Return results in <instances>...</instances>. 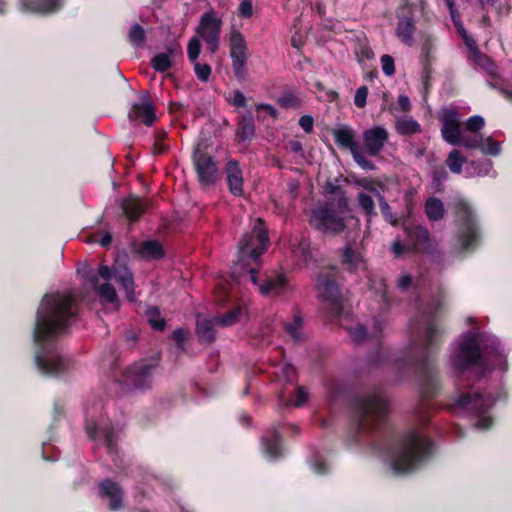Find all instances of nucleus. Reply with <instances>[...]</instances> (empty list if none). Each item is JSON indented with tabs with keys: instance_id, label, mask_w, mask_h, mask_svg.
<instances>
[{
	"instance_id": "obj_1",
	"label": "nucleus",
	"mask_w": 512,
	"mask_h": 512,
	"mask_svg": "<svg viewBox=\"0 0 512 512\" xmlns=\"http://www.w3.org/2000/svg\"><path fill=\"white\" fill-rule=\"evenodd\" d=\"M78 314L76 298L71 294H45L37 309L32 337L37 347L34 361L37 369L47 376H58L70 366L55 340L67 333Z\"/></svg>"
},
{
	"instance_id": "obj_2",
	"label": "nucleus",
	"mask_w": 512,
	"mask_h": 512,
	"mask_svg": "<svg viewBox=\"0 0 512 512\" xmlns=\"http://www.w3.org/2000/svg\"><path fill=\"white\" fill-rule=\"evenodd\" d=\"M440 310L441 303L437 302L422 313L421 319L411 320L409 352L397 360L399 367H408L416 374L423 408L427 407V402L435 398L441 390L437 362L433 355L434 350L442 344L444 334L439 319Z\"/></svg>"
},
{
	"instance_id": "obj_3",
	"label": "nucleus",
	"mask_w": 512,
	"mask_h": 512,
	"mask_svg": "<svg viewBox=\"0 0 512 512\" xmlns=\"http://www.w3.org/2000/svg\"><path fill=\"white\" fill-rule=\"evenodd\" d=\"M327 180L323 189L326 201L311 210L309 223L314 229L328 235H338L346 229V217L351 212L344 188Z\"/></svg>"
},
{
	"instance_id": "obj_4",
	"label": "nucleus",
	"mask_w": 512,
	"mask_h": 512,
	"mask_svg": "<svg viewBox=\"0 0 512 512\" xmlns=\"http://www.w3.org/2000/svg\"><path fill=\"white\" fill-rule=\"evenodd\" d=\"M434 454V441L416 430H411L395 443L392 468L396 473H412L429 462Z\"/></svg>"
},
{
	"instance_id": "obj_5",
	"label": "nucleus",
	"mask_w": 512,
	"mask_h": 512,
	"mask_svg": "<svg viewBox=\"0 0 512 512\" xmlns=\"http://www.w3.org/2000/svg\"><path fill=\"white\" fill-rule=\"evenodd\" d=\"M389 401L380 391L355 397L351 403V420L358 436L384 430L388 424Z\"/></svg>"
},
{
	"instance_id": "obj_6",
	"label": "nucleus",
	"mask_w": 512,
	"mask_h": 512,
	"mask_svg": "<svg viewBox=\"0 0 512 512\" xmlns=\"http://www.w3.org/2000/svg\"><path fill=\"white\" fill-rule=\"evenodd\" d=\"M339 270L335 266L323 268L315 279L317 297L321 300L325 315L330 321L340 318L346 301L343 287L338 283Z\"/></svg>"
},
{
	"instance_id": "obj_7",
	"label": "nucleus",
	"mask_w": 512,
	"mask_h": 512,
	"mask_svg": "<svg viewBox=\"0 0 512 512\" xmlns=\"http://www.w3.org/2000/svg\"><path fill=\"white\" fill-rule=\"evenodd\" d=\"M495 404V398L491 394L481 392L460 393L449 405L453 412H467L478 418L476 426L489 429L493 425V418L488 414Z\"/></svg>"
},
{
	"instance_id": "obj_8",
	"label": "nucleus",
	"mask_w": 512,
	"mask_h": 512,
	"mask_svg": "<svg viewBox=\"0 0 512 512\" xmlns=\"http://www.w3.org/2000/svg\"><path fill=\"white\" fill-rule=\"evenodd\" d=\"M450 365L458 376L473 368H485L486 361L477 335H465L455 351L451 354Z\"/></svg>"
},
{
	"instance_id": "obj_9",
	"label": "nucleus",
	"mask_w": 512,
	"mask_h": 512,
	"mask_svg": "<svg viewBox=\"0 0 512 512\" xmlns=\"http://www.w3.org/2000/svg\"><path fill=\"white\" fill-rule=\"evenodd\" d=\"M269 236L264 222L259 219L251 233L243 235L238 245V261L243 265L250 261L257 264L261 255L267 250Z\"/></svg>"
},
{
	"instance_id": "obj_10",
	"label": "nucleus",
	"mask_w": 512,
	"mask_h": 512,
	"mask_svg": "<svg viewBox=\"0 0 512 512\" xmlns=\"http://www.w3.org/2000/svg\"><path fill=\"white\" fill-rule=\"evenodd\" d=\"M458 222L457 238L463 250L476 247L480 239L479 225L468 203L461 200L455 205Z\"/></svg>"
},
{
	"instance_id": "obj_11",
	"label": "nucleus",
	"mask_w": 512,
	"mask_h": 512,
	"mask_svg": "<svg viewBox=\"0 0 512 512\" xmlns=\"http://www.w3.org/2000/svg\"><path fill=\"white\" fill-rule=\"evenodd\" d=\"M442 123L441 133L443 138L450 144L463 145L469 148H476L477 139L467 138L464 136L461 129V121L457 111L454 109H443L440 117Z\"/></svg>"
},
{
	"instance_id": "obj_12",
	"label": "nucleus",
	"mask_w": 512,
	"mask_h": 512,
	"mask_svg": "<svg viewBox=\"0 0 512 512\" xmlns=\"http://www.w3.org/2000/svg\"><path fill=\"white\" fill-rule=\"evenodd\" d=\"M384 326L385 324L382 319L374 317L372 320V329L369 334L366 326L362 324H357L355 327L348 328V333L356 344L363 342L368 337L376 341L377 350L375 355H373L370 359L371 363L374 365H381L385 361L384 358L386 355V350L380 342Z\"/></svg>"
},
{
	"instance_id": "obj_13",
	"label": "nucleus",
	"mask_w": 512,
	"mask_h": 512,
	"mask_svg": "<svg viewBox=\"0 0 512 512\" xmlns=\"http://www.w3.org/2000/svg\"><path fill=\"white\" fill-rule=\"evenodd\" d=\"M157 366V361L152 359L135 363L126 370L125 381L136 389H147Z\"/></svg>"
},
{
	"instance_id": "obj_14",
	"label": "nucleus",
	"mask_w": 512,
	"mask_h": 512,
	"mask_svg": "<svg viewBox=\"0 0 512 512\" xmlns=\"http://www.w3.org/2000/svg\"><path fill=\"white\" fill-rule=\"evenodd\" d=\"M220 29L221 20L214 11L207 12L201 17L197 32L208 43L211 53L218 49Z\"/></svg>"
},
{
	"instance_id": "obj_15",
	"label": "nucleus",
	"mask_w": 512,
	"mask_h": 512,
	"mask_svg": "<svg viewBox=\"0 0 512 512\" xmlns=\"http://www.w3.org/2000/svg\"><path fill=\"white\" fill-rule=\"evenodd\" d=\"M294 289L285 273L268 275L259 285V292L263 296L274 295L282 297L290 294Z\"/></svg>"
},
{
	"instance_id": "obj_16",
	"label": "nucleus",
	"mask_w": 512,
	"mask_h": 512,
	"mask_svg": "<svg viewBox=\"0 0 512 512\" xmlns=\"http://www.w3.org/2000/svg\"><path fill=\"white\" fill-rule=\"evenodd\" d=\"M230 54L234 72L237 76L245 73V64L247 60V44L243 35L236 29L230 33Z\"/></svg>"
},
{
	"instance_id": "obj_17",
	"label": "nucleus",
	"mask_w": 512,
	"mask_h": 512,
	"mask_svg": "<svg viewBox=\"0 0 512 512\" xmlns=\"http://www.w3.org/2000/svg\"><path fill=\"white\" fill-rule=\"evenodd\" d=\"M98 487L100 498L109 500L110 511L116 512L124 508V490L117 482L106 478L99 483Z\"/></svg>"
},
{
	"instance_id": "obj_18",
	"label": "nucleus",
	"mask_w": 512,
	"mask_h": 512,
	"mask_svg": "<svg viewBox=\"0 0 512 512\" xmlns=\"http://www.w3.org/2000/svg\"><path fill=\"white\" fill-rule=\"evenodd\" d=\"M363 148L371 157L378 156L388 140V132L380 126L367 129L362 134Z\"/></svg>"
},
{
	"instance_id": "obj_19",
	"label": "nucleus",
	"mask_w": 512,
	"mask_h": 512,
	"mask_svg": "<svg viewBox=\"0 0 512 512\" xmlns=\"http://www.w3.org/2000/svg\"><path fill=\"white\" fill-rule=\"evenodd\" d=\"M333 135L341 147L351 151L355 160H362V149L356 141V135L352 128L348 126L336 128L333 130Z\"/></svg>"
},
{
	"instance_id": "obj_20",
	"label": "nucleus",
	"mask_w": 512,
	"mask_h": 512,
	"mask_svg": "<svg viewBox=\"0 0 512 512\" xmlns=\"http://www.w3.org/2000/svg\"><path fill=\"white\" fill-rule=\"evenodd\" d=\"M451 172L464 173L465 177L486 176L492 170V162H447Z\"/></svg>"
},
{
	"instance_id": "obj_21",
	"label": "nucleus",
	"mask_w": 512,
	"mask_h": 512,
	"mask_svg": "<svg viewBox=\"0 0 512 512\" xmlns=\"http://www.w3.org/2000/svg\"><path fill=\"white\" fill-rule=\"evenodd\" d=\"M216 326L218 322L215 317L207 318L201 314L196 315V335L200 344L209 345L216 339Z\"/></svg>"
},
{
	"instance_id": "obj_22",
	"label": "nucleus",
	"mask_w": 512,
	"mask_h": 512,
	"mask_svg": "<svg viewBox=\"0 0 512 512\" xmlns=\"http://www.w3.org/2000/svg\"><path fill=\"white\" fill-rule=\"evenodd\" d=\"M340 263L350 273H356L359 269H366V262L362 253L347 245L340 255Z\"/></svg>"
},
{
	"instance_id": "obj_23",
	"label": "nucleus",
	"mask_w": 512,
	"mask_h": 512,
	"mask_svg": "<svg viewBox=\"0 0 512 512\" xmlns=\"http://www.w3.org/2000/svg\"><path fill=\"white\" fill-rule=\"evenodd\" d=\"M200 185L208 189L215 185L220 178L216 162H194Z\"/></svg>"
},
{
	"instance_id": "obj_24",
	"label": "nucleus",
	"mask_w": 512,
	"mask_h": 512,
	"mask_svg": "<svg viewBox=\"0 0 512 512\" xmlns=\"http://www.w3.org/2000/svg\"><path fill=\"white\" fill-rule=\"evenodd\" d=\"M87 434L91 440L101 438L107 448V452L112 454L117 452V439L112 426H104L98 429L95 425L87 426Z\"/></svg>"
},
{
	"instance_id": "obj_25",
	"label": "nucleus",
	"mask_w": 512,
	"mask_h": 512,
	"mask_svg": "<svg viewBox=\"0 0 512 512\" xmlns=\"http://www.w3.org/2000/svg\"><path fill=\"white\" fill-rule=\"evenodd\" d=\"M129 118L132 121H142L144 124L151 126L156 118L155 110L149 100L144 97L140 103L133 104Z\"/></svg>"
},
{
	"instance_id": "obj_26",
	"label": "nucleus",
	"mask_w": 512,
	"mask_h": 512,
	"mask_svg": "<svg viewBox=\"0 0 512 512\" xmlns=\"http://www.w3.org/2000/svg\"><path fill=\"white\" fill-rule=\"evenodd\" d=\"M225 172L229 191L234 196H241L243 194V177L239 162H227Z\"/></svg>"
},
{
	"instance_id": "obj_27",
	"label": "nucleus",
	"mask_w": 512,
	"mask_h": 512,
	"mask_svg": "<svg viewBox=\"0 0 512 512\" xmlns=\"http://www.w3.org/2000/svg\"><path fill=\"white\" fill-rule=\"evenodd\" d=\"M121 208L130 221H137L145 213L147 206L139 197L130 196L123 200Z\"/></svg>"
},
{
	"instance_id": "obj_28",
	"label": "nucleus",
	"mask_w": 512,
	"mask_h": 512,
	"mask_svg": "<svg viewBox=\"0 0 512 512\" xmlns=\"http://www.w3.org/2000/svg\"><path fill=\"white\" fill-rule=\"evenodd\" d=\"M408 238L416 251H426L430 245V233L427 228L417 225L407 230Z\"/></svg>"
},
{
	"instance_id": "obj_29",
	"label": "nucleus",
	"mask_w": 512,
	"mask_h": 512,
	"mask_svg": "<svg viewBox=\"0 0 512 512\" xmlns=\"http://www.w3.org/2000/svg\"><path fill=\"white\" fill-rule=\"evenodd\" d=\"M281 442L282 439L279 428L273 426L271 435L269 437H263L265 453L270 459L275 460L281 457Z\"/></svg>"
},
{
	"instance_id": "obj_30",
	"label": "nucleus",
	"mask_w": 512,
	"mask_h": 512,
	"mask_svg": "<svg viewBox=\"0 0 512 512\" xmlns=\"http://www.w3.org/2000/svg\"><path fill=\"white\" fill-rule=\"evenodd\" d=\"M139 255L146 260H159L165 256V250L158 240H145L138 248Z\"/></svg>"
},
{
	"instance_id": "obj_31",
	"label": "nucleus",
	"mask_w": 512,
	"mask_h": 512,
	"mask_svg": "<svg viewBox=\"0 0 512 512\" xmlns=\"http://www.w3.org/2000/svg\"><path fill=\"white\" fill-rule=\"evenodd\" d=\"M485 353L492 359L495 367L502 371L508 370V363L504 349L498 340L493 339L485 348Z\"/></svg>"
},
{
	"instance_id": "obj_32",
	"label": "nucleus",
	"mask_w": 512,
	"mask_h": 512,
	"mask_svg": "<svg viewBox=\"0 0 512 512\" xmlns=\"http://www.w3.org/2000/svg\"><path fill=\"white\" fill-rule=\"evenodd\" d=\"M114 279L116 280V282L120 284L122 289L125 291V296L127 300L130 302L136 301L134 278L132 272H130L128 269L116 272L114 275Z\"/></svg>"
},
{
	"instance_id": "obj_33",
	"label": "nucleus",
	"mask_w": 512,
	"mask_h": 512,
	"mask_svg": "<svg viewBox=\"0 0 512 512\" xmlns=\"http://www.w3.org/2000/svg\"><path fill=\"white\" fill-rule=\"evenodd\" d=\"M247 313L245 305H236L221 316H214L215 321L221 327H231L237 324L242 316Z\"/></svg>"
},
{
	"instance_id": "obj_34",
	"label": "nucleus",
	"mask_w": 512,
	"mask_h": 512,
	"mask_svg": "<svg viewBox=\"0 0 512 512\" xmlns=\"http://www.w3.org/2000/svg\"><path fill=\"white\" fill-rule=\"evenodd\" d=\"M255 134L254 120L251 115H245L238 123L236 138L238 142L251 140Z\"/></svg>"
},
{
	"instance_id": "obj_35",
	"label": "nucleus",
	"mask_w": 512,
	"mask_h": 512,
	"mask_svg": "<svg viewBox=\"0 0 512 512\" xmlns=\"http://www.w3.org/2000/svg\"><path fill=\"white\" fill-rule=\"evenodd\" d=\"M292 252L297 258L298 262L308 266L310 260L312 259L310 240L308 238L301 237L298 240L297 245L293 246Z\"/></svg>"
},
{
	"instance_id": "obj_36",
	"label": "nucleus",
	"mask_w": 512,
	"mask_h": 512,
	"mask_svg": "<svg viewBox=\"0 0 512 512\" xmlns=\"http://www.w3.org/2000/svg\"><path fill=\"white\" fill-rule=\"evenodd\" d=\"M425 212L429 220L439 221L445 214L444 204L439 198L430 197L425 203Z\"/></svg>"
},
{
	"instance_id": "obj_37",
	"label": "nucleus",
	"mask_w": 512,
	"mask_h": 512,
	"mask_svg": "<svg viewBox=\"0 0 512 512\" xmlns=\"http://www.w3.org/2000/svg\"><path fill=\"white\" fill-rule=\"evenodd\" d=\"M23 5L27 10L36 13H50L56 11L60 6L59 0H49L45 4H35L30 0H24Z\"/></svg>"
},
{
	"instance_id": "obj_38",
	"label": "nucleus",
	"mask_w": 512,
	"mask_h": 512,
	"mask_svg": "<svg viewBox=\"0 0 512 512\" xmlns=\"http://www.w3.org/2000/svg\"><path fill=\"white\" fill-rule=\"evenodd\" d=\"M303 325V319L300 314L296 313L293 316V321L284 325L285 332L296 342L303 339L301 333V327Z\"/></svg>"
},
{
	"instance_id": "obj_39",
	"label": "nucleus",
	"mask_w": 512,
	"mask_h": 512,
	"mask_svg": "<svg viewBox=\"0 0 512 512\" xmlns=\"http://www.w3.org/2000/svg\"><path fill=\"white\" fill-rule=\"evenodd\" d=\"M396 129L402 135H410L420 131V125L412 118H399L396 122Z\"/></svg>"
},
{
	"instance_id": "obj_40",
	"label": "nucleus",
	"mask_w": 512,
	"mask_h": 512,
	"mask_svg": "<svg viewBox=\"0 0 512 512\" xmlns=\"http://www.w3.org/2000/svg\"><path fill=\"white\" fill-rule=\"evenodd\" d=\"M148 322L156 331H163L166 327V320L161 317L160 310L154 306L147 310Z\"/></svg>"
},
{
	"instance_id": "obj_41",
	"label": "nucleus",
	"mask_w": 512,
	"mask_h": 512,
	"mask_svg": "<svg viewBox=\"0 0 512 512\" xmlns=\"http://www.w3.org/2000/svg\"><path fill=\"white\" fill-rule=\"evenodd\" d=\"M469 59L472 60L476 65L484 69L487 73L494 75L496 73V66L493 61L482 54L480 51L475 52L473 56H469Z\"/></svg>"
},
{
	"instance_id": "obj_42",
	"label": "nucleus",
	"mask_w": 512,
	"mask_h": 512,
	"mask_svg": "<svg viewBox=\"0 0 512 512\" xmlns=\"http://www.w3.org/2000/svg\"><path fill=\"white\" fill-rule=\"evenodd\" d=\"M358 198V203H359V206L361 207L363 213L367 216V217H372V216H376L377 213L375 211V203H374V200L373 198L365 193V192H360L357 196Z\"/></svg>"
},
{
	"instance_id": "obj_43",
	"label": "nucleus",
	"mask_w": 512,
	"mask_h": 512,
	"mask_svg": "<svg viewBox=\"0 0 512 512\" xmlns=\"http://www.w3.org/2000/svg\"><path fill=\"white\" fill-rule=\"evenodd\" d=\"M476 147H479L483 153L490 156H497L501 150L500 143L493 140L491 137H488L481 141L477 140Z\"/></svg>"
},
{
	"instance_id": "obj_44",
	"label": "nucleus",
	"mask_w": 512,
	"mask_h": 512,
	"mask_svg": "<svg viewBox=\"0 0 512 512\" xmlns=\"http://www.w3.org/2000/svg\"><path fill=\"white\" fill-rule=\"evenodd\" d=\"M414 31V26L412 20L409 18H404L399 21L397 27V35L405 42H410L412 39V34Z\"/></svg>"
},
{
	"instance_id": "obj_45",
	"label": "nucleus",
	"mask_w": 512,
	"mask_h": 512,
	"mask_svg": "<svg viewBox=\"0 0 512 512\" xmlns=\"http://www.w3.org/2000/svg\"><path fill=\"white\" fill-rule=\"evenodd\" d=\"M152 67L158 72H164L168 70L171 65V57L169 53H159L153 57L151 61Z\"/></svg>"
},
{
	"instance_id": "obj_46",
	"label": "nucleus",
	"mask_w": 512,
	"mask_h": 512,
	"mask_svg": "<svg viewBox=\"0 0 512 512\" xmlns=\"http://www.w3.org/2000/svg\"><path fill=\"white\" fill-rule=\"evenodd\" d=\"M378 198H379V208H380L381 214L384 217V219L393 226L398 225V220L393 217L392 208L390 207L388 202L380 194H378Z\"/></svg>"
},
{
	"instance_id": "obj_47",
	"label": "nucleus",
	"mask_w": 512,
	"mask_h": 512,
	"mask_svg": "<svg viewBox=\"0 0 512 512\" xmlns=\"http://www.w3.org/2000/svg\"><path fill=\"white\" fill-rule=\"evenodd\" d=\"M114 275L115 273L109 266L101 264L98 269V274H92L88 276V279L93 285H97L99 277L103 278L106 281H109L114 277Z\"/></svg>"
},
{
	"instance_id": "obj_48",
	"label": "nucleus",
	"mask_w": 512,
	"mask_h": 512,
	"mask_svg": "<svg viewBox=\"0 0 512 512\" xmlns=\"http://www.w3.org/2000/svg\"><path fill=\"white\" fill-rule=\"evenodd\" d=\"M98 294L101 298L109 302L117 300V293L115 288L110 283H103L98 287Z\"/></svg>"
},
{
	"instance_id": "obj_49",
	"label": "nucleus",
	"mask_w": 512,
	"mask_h": 512,
	"mask_svg": "<svg viewBox=\"0 0 512 512\" xmlns=\"http://www.w3.org/2000/svg\"><path fill=\"white\" fill-rule=\"evenodd\" d=\"M466 129L471 133H477L484 127V119L481 116H473L466 121Z\"/></svg>"
},
{
	"instance_id": "obj_50",
	"label": "nucleus",
	"mask_w": 512,
	"mask_h": 512,
	"mask_svg": "<svg viewBox=\"0 0 512 512\" xmlns=\"http://www.w3.org/2000/svg\"><path fill=\"white\" fill-rule=\"evenodd\" d=\"M129 38H130V41L136 45L142 44L144 41V38H145L143 28L138 24H135L134 26H132L130 33H129Z\"/></svg>"
},
{
	"instance_id": "obj_51",
	"label": "nucleus",
	"mask_w": 512,
	"mask_h": 512,
	"mask_svg": "<svg viewBox=\"0 0 512 512\" xmlns=\"http://www.w3.org/2000/svg\"><path fill=\"white\" fill-rule=\"evenodd\" d=\"M172 340L175 343V347L178 353H182L184 351V341L186 338V333L182 328L176 329L172 335Z\"/></svg>"
},
{
	"instance_id": "obj_52",
	"label": "nucleus",
	"mask_w": 512,
	"mask_h": 512,
	"mask_svg": "<svg viewBox=\"0 0 512 512\" xmlns=\"http://www.w3.org/2000/svg\"><path fill=\"white\" fill-rule=\"evenodd\" d=\"M368 96V88L366 86H361L357 89L354 97L355 105L359 108H364L366 105V99Z\"/></svg>"
},
{
	"instance_id": "obj_53",
	"label": "nucleus",
	"mask_w": 512,
	"mask_h": 512,
	"mask_svg": "<svg viewBox=\"0 0 512 512\" xmlns=\"http://www.w3.org/2000/svg\"><path fill=\"white\" fill-rule=\"evenodd\" d=\"M194 70L197 77L202 81H207L211 74V68L208 64L197 63L194 65Z\"/></svg>"
},
{
	"instance_id": "obj_54",
	"label": "nucleus",
	"mask_w": 512,
	"mask_h": 512,
	"mask_svg": "<svg viewBox=\"0 0 512 512\" xmlns=\"http://www.w3.org/2000/svg\"><path fill=\"white\" fill-rule=\"evenodd\" d=\"M307 399V391L302 386H298L295 390L293 405L295 407H301L307 401Z\"/></svg>"
},
{
	"instance_id": "obj_55",
	"label": "nucleus",
	"mask_w": 512,
	"mask_h": 512,
	"mask_svg": "<svg viewBox=\"0 0 512 512\" xmlns=\"http://www.w3.org/2000/svg\"><path fill=\"white\" fill-rule=\"evenodd\" d=\"M382 69L384 73L388 76L392 75L395 72L394 60L389 55H383L381 57Z\"/></svg>"
},
{
	"instance_id": "obj_56",
	"label": "nucleus",
	"mask_w": 512,
	"mask_h": 512,
	"mask_svg": "<svg viewBox=\"0 0 512 512\" xmlns=\"http://www.w3.org/2000/svg\"><path fill=\"white\" fill-rule=\"evenodd\" d=\"M278 103L286 109L293 108L298 105V99L295 96L289 94V95H284V96L280 97L278 99Z\"/></svg>"
},
{
	"instance_id": "obj_57",
	"label": "nucleus",
	"mask_w": 512,
	"mask_h": 512,
	"mask_svg": "<svg viewBox=\"0 0 512 512\" xmlns=\"http://www.w3.org/2000/svg\"><path fill=\"white\" fill-rule=\"evenodd\" d=\"M239 14L245 18H249L253 15V5L250 0H243L240 3Z\"/></svg>"
},
{
	"instance_id": "obj_58",
	"label": "nucleus",
	"mask_w": 512,
	"mask_h": 512,
	"mask_svg": "<svg viewBox=\"0 0 512 512\" xmlns=\"http://www.w3.org/2000/svg\"><path fill=\"white\" fill-rule=\"evenodd\" d=\"M314 120L311 116L304 115L299 120V125L302 127V129L310 133L313 129Z\"/></svg>"
},
{
	"instance_id": "obj_59",
	"label": "nucleus",
	"mask_w": 512,
	"mask_h": 512,
	"mask_svg": "<svg viewBox=\"0 0 512 512\" xmlns=\"http://www.w3.org/2000/svg\"><path fill=\"white\" fill-rule=\"evenodd\" d=\"M283 374L288 382H293L296 378V369L291 364H285L283 367Z\"/></svg>"
},
{
	"instance_id": "obj_60",
	"label": "nucleus",
	"mask_w": 512,
	"mask_h": 512,
	"mask_svg": "<svg viewBox=\"0 0 512 512\" xmlns=\"http://www.w3.org/2000/svg\"><path fill=\"white\" fill-rule=\"evenodd\" d=\"M463 39L469 49V56H473L475 52L479 51L476 42L471 37H469L467 34H463Z\"/></svg>"
},
{
	"instance_id": "obj_61",
	"label": "nucleus",
	"mask_w": 512,
	"mask_h": 512,
	"mask_svg": "<svg viewBox=\"0 0 512 512\" xmlns=\"http://www.w3.org/2000/svg\"><path fill=\"white\" fill-rule=\"evenodd\" d=\"M232 103L235 106L245 107L247 104L246 97L244 96V94L242 92L235 91L234 95H233Z\"/></svg>"
},
{
	"instance_id": "obj_62",
	"label": "nucleus",
	"mask_w": 512,
	"mask_h": 512,
	"mask_svg": "<svg viewBox=\"0 0 512 512\" xmlns=\"http://www.w3.org/2000/svg\"><path fill=\"white\" fill-rule=\"evenodd\" d=\"M247 277L255 286L259 288V285H261L262 282L259 280V273L256 268L251 267L248 270Z\"/></svg>"
},
{
	"instance_id": "obj_63",
	"label": "nucleus",
	"mask_w": 512,
	"mask_h": 512,
	"mask_svg": "<svg viewBox=\"0 0 512 512\" xmlns=\"http://www.w3.org/2000/svg\"><path fill=\"white\" fill-rule=\"evenodd\" d=\"M412 284V277L408 274L402 275L398 280V287L402 290H406Z\"/></svg>"
},
{
	"instance_id": "obj_64",
	"label": "nucleus",
	"mask_w": 512,
	"mask_h": 512,
	"mask_svg": "<svg viewBox=\"0 0 512 512\" xmlns=\"http://www.w3.org/2000/svg\"><path fill=\"white\" fill-rule=\"evenodd\" d=\"M256 109H264L267 112V114L270 115L273 119H276L278 116L277 110L269 104H258L256 106Z\"/></svg>"
}]
</instances>
